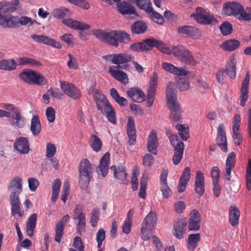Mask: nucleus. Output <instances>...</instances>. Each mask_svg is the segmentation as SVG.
I'll list each match as a JSON object with an SVG mask.
<instances>
[{
	"label": "nucleus",
	"instance_id": "31",
	"mask_svg": "<svg viewBox=\"0 0 251 251\" xmlns=\"http://www.w3.org/2000/svg\"><path fill=\"white\" fill-rule=\"evenodd\" d=\"M128 96L133 101L140 102L143 101L145 98V94L139 88H131L127 91Z\"/></svg>",
	"mask_w": 251,
	"mask_h": 251
},
{
	"label": "nucleus",
	"instance_id": "49",
	"mask_svg": "<svg viewBox=\"0 0 251 251\" xmlns=\"http://www.w3.org/2000/svg\"><path fill=\"white\" fill-rule=\"evenodd\" d=\"M53 16L58 18L61 19L65 17H69L71 16V12L69 9L61 7L55 9L53 11Z\"/></svg>",
	"mask_w": 251,
	"mask_h": 251
},
{
	"label": "nucleus",
	"instance_id": "42",
	"mask_svg": "<svg viewBox=\"0 0 251 251\" xmlns=\"http://www.w3.org/2000/svg\"><path fill=\"white\" fill-rule=\"evenodd\" d=\"M17 66V62L14 59H3L0 61V69L2 70L13 71L16 69Z\"/></svg>",
	"mask_w": 251,
	"mask_h": 251
},
{
	"label": "nucleus",
	"instance_id": "45",
	"mask_svg": "<svg viewBox=\"0 0 251 251\" xmlns=\"http://www.w3.org/2000/svg\"><path fill=\"white\" fill-rule=\"evenodd\" d=\"M196 27L189 25L179 26L177 28L178 33L185 37L193 36L196 33Z\"/></svg>",
	"mask_w": 251,
	"mask_h": 251
},
{
	"label": "nucleus",
	"instance_id": "40",
	"mask_svg": "<svg viewBox=\"0 0 251 251\" xmlns=\"http://www.w3.org/2000/svg\"><path fill=\"white\" fill-rule=\"evenodd\" d=\"M147 28L148 25L147 24L140 21L135 22L130 26L131 31L133 34H143Z\"/></svg>",
	"mask_w": 251,
	"mask_h": 251
},
{
	"label": "nucleus",
	"instance_id": "19",
	"mask_svg": "<svg viewBox=\"0 0 251 251\" xmlns=\"http://www.w3.org/2000/svg\"><path fill=\"white\" fill-rule=\"evenodd\" d=\"M110 170L113 172V176L120 182L126 181L127 178V173L126 167L122 165L118 166L112 165L110 167Z\"/></svg>",
	"mask_w": 251,
	"mask_h": 251
},
{
	"label": "nucleus",
	"instance_id": "55",
	"mask_svg": "<svg viewBox=\"0 0 251 251\" xmlns=\"http://www.w3.org/2000/svg\"><path fill=\"white\" fill-rule=\"evenodd\" d=\"M246 187L249 191L251 190V159H250L246 172Z\"/></svg>",
	"mask_w": 251,
	"mask_h": 251
},
{
	"label": "nucleus",
	"instance_id": "20",
	"mask_svg": "<svg viewBox=\"0 0 251 251\" xmlns=\"http://www.w3.org/2000/svg\"><path fill=\"white\" fill-rule=\"evenodd\" d=\"M250 80V73L248 72L246 73L245 78L242 82V85L240 90L241 95L240 96V105L242 106H244L245 105L246 102L247 101L249 97L248 89Z\"/></svg>",
	"mask_w": 251,
	"mask_h": 251
},
{
	"label": "nucleus",
	"instance_id": "25",
	"mask_svg": "<svg viewBox=\"0 0 251 251\" xmlns=\"http://www.w3.org/2000/svg\"><path fill=\"white\" fill-rule=\"evenodd\" d=\"M162 68L166 72L179 76H185L188 72L183 68H179L167 62H163Z\"/></svg>",
	"mask_w": 251,
	"mask_h": 251
},
{
	"label": "nucleus",
	"instance_id": "38",
	"mask_svg": "<svg viewBox=\"0 0 251 251\" xmlns=\"http://www.w3.org/2000/svg\"><path fill=\"white\" fill-rule=\"evenodd\" d=\"M17 65L29 66L39 67L42 65L41 63L34 58L25 56L19 57L17 59Z\"/></svg>",
	"mask_w": 251,
	"mask_h": 251
},
{
	"label": "nucleus",
	"instance_id": "3",
	"mask_svg": "<svg viewBox=\"0 0 251 251\" xmlns=\"http://www.w3.org/2000/svg\"><path fill=\"white\" fill-rule=\"evenodd\" d=\"M78 183L82 189H86L93 177L94 168L90 162L87 159H83L79 165Z\"/></svg>",
	"mask_w": 251,
	"mask_h": 251
},
{
	"label": "nucleus",
	"instance_id": "21",
	"mask_svg": "<svg viewBox=\"0 0 251 251\" xmlns=\"http://www.w3.org/2000/svg\"><path fill=\"white\" fill-rule=\"evenodd\" d=\"M195 191L200 196H202L205 191V181L203 173L201 171H198L195 181Z\"/></svg>",
	"mask_w": 251,
	"mask_h": 251
},
{
	"label": "nucleus",
	"instance_id": "14",
	"mask_svg": "<svg viewBox=\"0 0 251 251\" xmlns=\"http://www.w3.org/2000/svg\"><path fill=\"white\" fill-rule=\"evenodd\" d=\"M93 98L96 103L97 108L102 113H103L104 109H105L107 107L111 106L105 96L98 90L95 91Z\"/></svg>",
	"mask_w": 251,
	"mask_h": 251
},
{
	"label": "nucleus",
	"instance_id": "28",
	"mask_svg": "<svg viewBox=\"0 0 251 251\" xmlns=\"http://www.w3.org/2000/svg\"><path fill=\"white\" fill-rule=\"evenodd\" d=\"M127 133L128 137V143L130 145H134L136 142V129L134 120L132 117H129L127 120Z\"/></svg>",
	"mask_w": 251,
	"mask_h": 251
},
{
	"label": "nucleus",
	"instance_id": "2",
	"mask_svg": "<svg viewBox=\"0 0 251 251\" xmlns=\"http://www.w3.org/2000/svg\"><path fill=\"white\" fill-rule=\"evenodd\" d=\"M166 98L167 105L171 111L170 114L171 121L173 123H182L181 110L177 100L176 89L172 82H170L167 85Z\"/></svg>",
	"mask_w": 251,
	"mask_h": 251
},
{
	"label": "nucleus",
	"instance_id": "23",
	"mask_svg": "<svg viewBox=\"0 0 251 251\" xmlns=\"http://www.w3.org/2000/svg\"><path fill=\"white\" fill-rule=\"evenodd\" d=\"M114 2L118 3L117 9L120 13L123 15H131L136 13V10L131 4L123 1L119 2L121 0H113Z\"/></svg>",
	"mask_w": 251,
	"mask_h": 251
},
{
	"label": "nucleus",
	"instance_id": "29",
	"mask_svg": "<svg viewBox=\"0 0 251 251\" xmlns=\"http://www.w3.org/2000/svg\"><path fill=\"white\" fill-rule=\"evenodd\" d=\"M237 61L234 56H231L226 65L225 72L226 75L231 79H234L236 75Z\"/></svg>",
	"mask_w": 251,
	"mask_h": 251
},
{
	"label": "nucleus",
	"instance_id": "41",
	"mask_svg": "<svg viewBox=\"0 0 251 251\" xmlns=\"http://www.w3.org/2000/svg\"><path fill=\"white\" fill-rule=\"evenodd\" d=\"M37 215L36 213L31 214L28 218L26 224V232L28 236H32L34 230L36 227Z\"/></svg>",
	"mask_w": 251,
	"mask_h": 251
},
{
	"label": "nucleus",
	"instance_id": "60",
	"mask_svg": "<svg viewBox=\"0 0 251 251\" xmlns=\"http://www.w3.org/2000/svg\"><path fill=\"white\" fill-rule=\"evenodd\" d=\"M83 205L82 204H77L73 211V219L76 220L77 219L85 217V214L83 213Z\"/></svg>",
	"mask_w": 251,
	"mask_h": 251
},
{
	"label": "nucleus",
	"instance_id": "59",
	"mask_svg": "<svg viewBox=\"0 0 251 251\" xmlns=\"http://www.w3.org/2000/svg\"><path fill=\"white\" fill-rule=\"evenodd\" d=\"M150 16L154 23L160 25H162L164 24V17L159 13L153 11L150 14Z\"/></svg>",
	"mask_w": 251,
	"mask_h": 251
},
{
	"label": "nucleus",
	"instance_id": "43",
	"mask_svg": "<svg viewBox=\"0 0 251 251\" xmlns=\"http://www.w3.org/2000/svg\"><path fill=\"white\" fill-rule=\"evenodd\" d=\"M200 240L201 235L200 233L190 234L187 240L188 250L190 251H195Z\"/></svg>",
	"mask_w": 251,
	"mask_h": 251
},
{
	"label": "nucleus",
	"instance_id": "16",
	"mask_svg": "<svg viewBox=\"0 0 251 251\" xmlns=\"http://www.w3.org/2000/svg\"><path fill=\"white\" fill-rule=\"evenodd\" d=\"M118 66H111L109 67V73L116 80L119 82L127 84L129 82L128 76L125 72L119 70Z\"/></svg>",
	"mask_w": 251,
	"mask_h": 251
},
{
	"label": "nucleus",
	"instance_id": "26",
	"mask_svg": "<svg viewBox=\"0 0 251 251\" xmlns=\"http://www.w3.org/2000/svg\"><path fill=\"white\" fill-rule=\"evenodd\" d=\"M62 22L65 25L75 30H83L88 29L90 28L89 25L72 19H64Z\"/></svg>",
	"mask_w": 251,
	"mask_h": 251
},
{
	"label": "nucleus",
	"instance_id": "47",
	"mask_svg": "<svg viewBox=\"0 0 251 251\" xmlns=\"http://www.w3.org/2000/svg\"><path fill=\"white\" fill-rule=\"evenodd\" d=\"M41 129V126L39 116L35 115L32 117L31 121L30 130L31 132L34 135L37 136L40 133Z\"/></svg>",
	"mask_w": 251,
	"mask_h": 251
},
{
	"label": "nucleus",
	"instance_id": "4",
	"mask_svg": "<svg viewBox=\"0 0 251 251\" xmlns=\"http://www.w3.org/2000/svg\"><path fill=\"white\" fill-rule=\"evenodd\" d=\"M166 133L171 145L174 147L175 152L172 159L173 163L177 165L182 158L184 145L179 140L178 137L176 135H174L170 129H167Z\"/></svg>",
	"mask_w": 251,
	"mask_h": 251
},
{
	"label": "nucleus",
	"instance_id": "48",
	"mask_svg": "<svg viewBox=\"0 0 251 251\" xmlns=\"http://www.w3.org/2000/svg\"><path fill=\"white\" fill-rule=\"evenodd\" d=\"M148 175L146 173L142 175L140 181V188L139 192V197L145 199L146 197V189L148 183Z\"/></svg>",
	"mask_w": 251,
	"mask_h": 251
},
{
	"label": "nucleus",
	"instance_id": "18",
	"mask_svg": "<svg viewBox=\"0 0 251 251\" xmlns=\"http://www.w3.org/2000/svg\"><path fill=\"white\" fill-rule=\"evenodd\" d=\"M13 147L20 154H27L30 150L28 140L25 137H21L16 139Z\"/></svg>",
	"mask_w": 251,
	"mask_h": 251
},
{
	"label": "nucleus",
	"instance_id": "39",
	"mask_svg": "<svg viewBox=\"0 0 251 251\" xmlns=\"http://www.w3.org/2000/svg\"><path fill=\"white\" fill-rule=\"evenodd\" d=\"M158 76L156 73H153L151 79V80L149 88L147 93V99L154 100L157 85Z\"/></svg>",
	"mask_w": 251,
	"mask_h": 251
},
{
	"label": "nucleus",
	"instance_id": "54",
	"mask_svg": "<svg viewBox=\"0 0 251 251\" xmlns=\"http://www.w3.org/2000/svg\"><path fill=\"white\" fill-rule=\"evenodd\" d=\"M240 21H250L251 20V7H247L246 9L242 5L241 14L240 16Z\"/></svg>",
	"mask_w": 251,
	"mask_h": 251
},
{
	"label": "nucleus",
	"instance_id": "53",
	"mask_svg": "<svg viewBox=\"0 0 251 251\" xmlns=\"http://www.w3.org/2000/svg\"><path fill=\"white\" fill-rule=\"evenodd\" d=\"M220 29L223 35H227L231 34L232 32V25L228 22L225 21L220 25Z\"/></svg>",
	"mask_w": 251,
	"mask_h": 251
},
{
	"label": "nucleus",
	"instance_id": "46",
	"mask_svg": "<svg viewBox=\"0 0 251 251\" xmlns=\"http://www.w3.org/2000/svg\"><path fill=\"white\" fill-rule=\"evenodd\" d=\"M240 45V42L235 39L228 40L221 46V47L225 50L232 51L237 49Z\"/></svg>",
	"mask_w": 251,
	"mask_h": 251
},
{
	"label": "nucleus",
	"instance_id": "10",
	"mask_svg": "<svg viewBox=\"0 0 251 251\" xmlns=\"http://www.w3.org/2000/svg\"><path fill=\"white\" fill-rule=\"evenodd\" d=\"M134 59V56L131 54L123 52L121 53L114 54L113 59L112 63L114 64L117 65L118 68L121 69H126L128 65H125L124 67L120 66L121 64H124L128 63Z\"/></svg>",
	"mask_w": 251,
	"mask_h": 251
},
{
	"label": "nucleus",
	"instance_id": "58",
	"mask_svg": "<svg viewBox=\"0 0 251 251\" xmlns=\"http://www.w3.org/2000/svg\"><path fill=\"white\" fill-rule=\"evenodd\" d=\"M176 127L178 130V134L181 138L183 140L186 141L189 138L187 129L183 125L180 124H177L176 126Z\"/></svg>",
	"mask_w": 251,
	"mask_h": 251
},
{
	"label": "nucleus",
	"instance_id": "44",
	"mask_svg": "<svg viewBox=\"0 0 251 251\" xmlns=\"http://www.w3.org/2000/svg\"><path fill=\"white\" fill-rule=\"evenodd\" d=\"M89 144L93 151L96 152L100 151L102 148V143L101 141L98 136L95 134H92L90 136Z\"/></svg>",
	"mask_w": 251,
	"mask_h": 251
},
{
	"label": "nucleus",
	"instance_id": "7",
	"mask_svg": "<svg viewBox=\"0 0 251 251\" xmlns=\"http://www.w3.org/2000/svg\"><path fill=\"white\" fill-rule=\"evenodd\" d=\"M191 18H193L198 23L203 25H215L218 22L217 19L206 12L202 7H198L195 10V12L192 13Z\"/></svg>",
	"mask_w": 251,
	"mask_h": 251
},
{
	"label": "nucleus",
	"instance_id": "62",
	"mask_svg": "<svg viewBox=\"0 0 251 251\" xmlns=\"http://www.w3.org/2000/svg\"><path fill=\"white\" fill-rule=\"evenodd\" d=\"M70 192V184L68 180L64 182L63 187L61 199L64 203L66 202V200L69 195Z\"/></svg>",
	"mask_w": 251,
	"mask_h": 251
},
{
	"label": "nucleus",
	"instance_id": "12",
	"mask_svg": "<svg viewBox=\"0 0 251 251\" xmlns=\"http://www.w3.org/2000/svg\"><path fill=\"white\" fill-rule=\"evenodd\" d=\"M31 37L35 41L38 43L50 46L51 47L58 49H60L62 48V45L59 42L55 41L54 39H52L51 37L49 36L32 34L31 35Z\"/></svg>",
	"mask_w": 251,
	"mask_h": 251
},
{
	"label": "nucleus",
	"instance_id": "8",
	"mask_svg": "<svg viewBox=\"0 0 251 251\" xmlns=\"http://www.w3.org/2000/svg\"><path fill=\"white\" fill-rule=\"evenodd\" d=\"M62 91L73 100H77L81 97L80 90L74 84L67 81H60Z\"/></svg>",
	"mask_w": 251,
	"mask_h": 251
},
{
	"label": "nucleus",
	"instance_id": "32",
	"mask_svg": "<svg viewBox=\"0 0 251 251\" xmlns=\"http://www.w3.org/2000/svg\"><path fill=\"white\" fill-rule=\"evenodd\" d=\"M150 44V50H151L153 47H155L164 53L169 55L172 54V50L169 48L167 47V45L161 40L151 38Z\"/></svg>",
	"mask_w": 251,
	"mask_h": 251
},
{
	"label": "nucleus",
	"instance_id": "63",
	"mask_svg": "<svg viewBox=\"0 0 251 251\" xmlns=\"http://www.w3.org/2000/svg\"><path fill=\"white\" fill-rule=\"evenodd\" d=\"M68 56L69 58V60L67 63L68 67L71 69H77L78 68V64L76 58L70 53H69Z\"/></svg>",
	"mask_w": 251,
	"mask_h": 251
},
{
	"label": "nucleus",
	"instance_id": "30",
	"mask_svg": "<svg viewBox=\"0 0 251 251\" xmlns=\"http://www.w3.org/2000/svg\"><path fill=\"white\" fill-rule=\"evenodd\" d=\"M158 146V141L157 138V133L155 131H152L149 137L147 148L149 152L153 154H157V148Z\"/></svg>",
	"mask_w": 251,
	"mask_h": 251
},
{
	"label": "nucleus",
	"instance_id": "13",
	"mask_svg": "<svg viewBox=\"0 0 251 251\" xmlns=\"http://www.w3.org/2000/svg\"><path fill=\"white\" fill-rule=\"evenodd\" d=\"M201 215L197 209L192 210L190 213L188 229L190 231H196L200 229Z\"/></svg>",
	"mask_w": 251,
	"mask_h": 251
},
{
	"label": "nucleus",
	"instance_id": "33",
	"mask_svg": "<svg viewBox=\"0 0 251 251\" xmlns=\"http://www.w3.org/2000/svg\"><path fill=\"white\" fill-rule=\"evenodd\" d=\"M14 20L11 14L0 12V25L3 27L14 28Z\"/></svg>",
	"mask_w": 251,
	"mask_h": 251
},
{
	"label": "nucleus",
	"instance_id": "5",
	"mask_svg": "<svg viewBox=\"0 0 251 251\" xmlns=\"http://www.w3.org/2000/svg\"><path fill=\"white\" fill-rule=\"evenodd\" d=\"M172 53L179 60L185 64L194 66L197 64L191 52L182 45L173 47Z\"/></svg>",
	"mask_w": 251,
	"mask_h": 251
},
{
	"label": "nucleus",
	"instance_id": "24",
	"mask_svg": "<svg viewBox=\"0 0 251 251\" xmlns=\"http://www.w3.org/2000/svg\"><path fill=\"white\" fill-rule=\"evenodd\" d=\"M11 124L15 128H21L24 126L25 119L19 109H15L14 113L11 114Z\"/></svg>",
	"mask_w": 251,
	"mask_h": 251
},
{
	"label": "nucleus",
	"instance_id": "64",
	"mask_svg": "<svg viewBox=\"0 0 251 251\" xmlns=\"http://www.w3.org/2000/svg\"><path fill=\"white\" fill-rule=\"evenodd\" d=\"M73 247L78 251H84V245L81 238L79 236L75 237L73 243Z\"/></svg>",
	"mask_w": 251,
	"mask_h": 251
},
{
	"label": "nucleus",
	"instance_id": "61",
	"mask_svg": "<svg viewBox=\"0 0 251 251\" xmlns=\"http://www.w3.org/2000/svg\"><path fill=\"white\" fill-rule=\"evenodd\" d=\"M56 152V148L55 145L51 143L47 144L46 156L50 158L54 156Z\"/></svg>",
	"mask_w": 251,
	"mask_h": 251
},
{
	"label": "nucleus",
	"instance_id": "15",
	"mask_svg": "<svg viewBox=\"0 0 251 251\" xmlns=\"http://www.w3.org/2000/svg\"><path fill=\"white\" fill-rule=\"evenodd\" d=\"M7 189L9 191H12L10 195L13 194L17 196H19L23 191V181L22 178L19 176H16L11 179L8 184Z\"/></svg>",
	"mask_w": 251,
	"mask_h": 251
},
{
	"label": "nucleus",
	"instance_id": "56",
	"mask_svg": "<svg viewBox=\"0 0 251 251\" xmlns=\"http://www.w3.org/2000/svg\"><path fill=\"white\" fill-rule=\"evenodd\" d=\"M99 215L100 211L98 208H94L92 210L90 223L92 227L96 226L99 220Z\"/></svg>",
	"mask_w": 251,
	"mask_h": 251
},
{
	"label": "nucleus",
	"instance_id": "51",
	"mask_svg": "<svg viewBox=\"0 0 251 251\" xmlns=\"http://www.w3.org/2000/svg\"><path fill=\"white\" fill-rule=\"evenodd\" d=\"M102 114H106L107 120L110 123L114 125L116 124V113L111 105L104 109Z\"/></svg>",
	"mask_w": 251,
	"mask_h": 251
},
{
	"label": "nucleus",
	"instance_id": "36",
	"mask_svg": "<svg viewBox=\"0 0 251 251\" xmlns=\"http://www.w3.org/2000/svg\"><path fill=\"white\" fill-rule=\"evenodd\" d=\"M109 162L110 154L108 152H107L100 159L99 165L100 171L103 177H105L108 173Z\"/></svg>",
	"mask_w": 251,
	"mask_h": 251
},
{
	"label": "nucleus",
	"instance_id": "6",
	"mask_svg": "<svg viewBox=\"0 0 251 251\" xmlns=\"http://www.w3.org/2000/svg\"><path fill=\"white\" fill-rule=\"evenodd\" d=\"M19 76L21 79L29 84L43 85L46 84V78L40 73L28 69L21 72Z\"/></svg>",
	"mask_w": 251,
	"mask_h": 251
},
{
	"label": "nucleus",
	"instance_id": "17",
	"mask_svg": "<svg viewBox=\"0 0 251 251\" xmlns=\"http://www.w3.org/2000/svg\"><path fill=\"white\" fill-rule=\"evenodd\" d=\"M216 142L223 151L225 152L227 151L226 136L224 130V126L222 124L218 127Z\"/></svg>",
	"mask_w": 251,
	"mask_h": 251
},
{
	"label": "nucleus",
	"instance_id": "1",
	"mask_svg": "<svg viewBox=\"0 0 251 251\" xmlns=\"http://www.w3.org/2000/svg\"><path fill=\"white\" fill-rule=\"evenodd\" d=\"M93 34L95 37L106 44L118 47L119 44H128L131 42L129 34L123 30H112L105 31L102 29H94Z\"/></svg>",
	"mask_w": 251,
	"mask_h": 251
},
{
	"label": "nucleus",
	"instance_id": "35",
	"mask_svg": "<svg viewBox=\"0 0 251 251\" xmlns=\"http://www.w3.org/2000/svg\"><path fill=\"white\" fill-rule=\"evenodd\" d=\"M240 212L236 206L231 205L229 209V221L232 226L238 224Z\"/></svg>",
	"mask_w": 251,
	"mask_h": 251
},
{
	"label": "nucleus",
	"instance_id": "34",
	"mask_svg": "<svg viewBox=\"0 0 251 251\" xmlns=\"http://www.w3.org/2000/svg\"><path fill=\"white\" fill-rule=\"evenodd\" d=\"M19 2L15 1L13 2H9L6 1L0 2V12L7 14H11L15 11L17 8Z\"/></svg>",
	"mask_w": 251,
	"mask_h": 251
},
{
	"label": "nucleus",
	"instance_id": "50",
	"mask_svg": "<svg viewBox=\"0 0 251 251\" xmlns=\"http://www.w3.org/2000/svg\"><path fill=\"white\" fill-rule=\"evenodd\" d=\"M110 95L112 98L118 103L120 106H125L127 103V100L124 97H121L118 93V91L115 88L110 89Z\"/></svg>",
	"mask_w": 251,
	"mask_h": 251
},
{
	"label": "nucleus",
	"instance_id": "27",
	"mask_svg": "<svg viewBox=\"0 0 251 251\" xmlns=\"http://www.w3.org/2000/svg\"><path fill=\"white\" fill-rule=\"evenodd\" d=\"M151 38L146 39L140 42L132 44L130 46V49L136 52H143L150 50Z\"/></svg>",
	"mask_w": 251,
	"mask_h": 251
},
{
	"label": "nucleus",
	"instance_id": "52",
	"mask_svg": "<svg viewBox=\"0 0 251 251\" xmlns=\"http://www.w3.org/2000/svg\"><path fill=\"white\" fill-rule=\"evenodd\" d=\"M34 21L32 20L31 18L27 16H22L20 18L18 17H15L14 27H16L18 24H20L22 25H25L28 24L30 25L33 24Z\"/></svg>",
	"mask_w": 251,
	"mask_h": 251
},
{
	"label": "nucleus",
	"instance_id": "22",
	"mask_svg": "<svg viewBox=\"0 0 251 251\" xmlns=\"http://www.w3.org/2000/svg\"><path fill=\"white\" fill-rule=\"evenodd\" d=\"M9 200L11 205L12 215L14 216L16 214H18L19 217H23L24 212L21 209V202L19 196H17L15 194H13L12 195L9 196Z\"/></svg>",
	"mask_w": 251,
	"mask_h": 251
},
{
	"label": "nucleus",
	"instance_id": "37",
	"mask_svg": "<svg viewBox=\"0 0 251 251\" xmlns=\"http://www.w3.org/2000/svg\"><path fill=\"white\" fill-rule=\"evenodd\" d=\"M157 222L156 214L150 211L146 216L142 223V226L153 229Z\"/></svg>",
	"mask_w": 251,
	"mask_h": 251
},
{
	"label": "nucleus",
	"instance_id": "57",
	"mask_svg": "<svg viewBox=\"0 0 251 251\" xmlns=\"http://www.w3.org/2000/svg\"><path fill=\"white\" fill-rule=\"evenodd\" d=\"M64 228L61 225H55L54 240L59 243L61 242L64 235Z\"/></svg>",
	"mask_w": 251,
	"mask_h": 251
},
{
	"label": "nucleus",
	"instance_id": "9",
	"mask_svg": "<svg viewBox=\"0 0 251 251\" xmlns=\"http://www.w3.org/2000/svg\"><path fill=\"white\" fill-rule=\"evenodd\" d=\"M242 5L235 2H229L224 4L223 13L227 16H233L240 21Z\"/></svg>",
	"mask_w": 251,
	"mask_h": 251
},
{
	"label": "nucleus",
	"instance_id": "11",
	"mask_svg": "<svg viewBox=\"0 0 251 251\" xmlns=\"http://www.w3.org/2000/svg\"><path fill=\"white\" fill-rule=\"evenodd\" d=\"M187 226L186 218H178L174 224V234L179 239L183 238Z\"/></svg>",
	"mask_w": 251,
	"mask_h": 251
}]
</instances>
